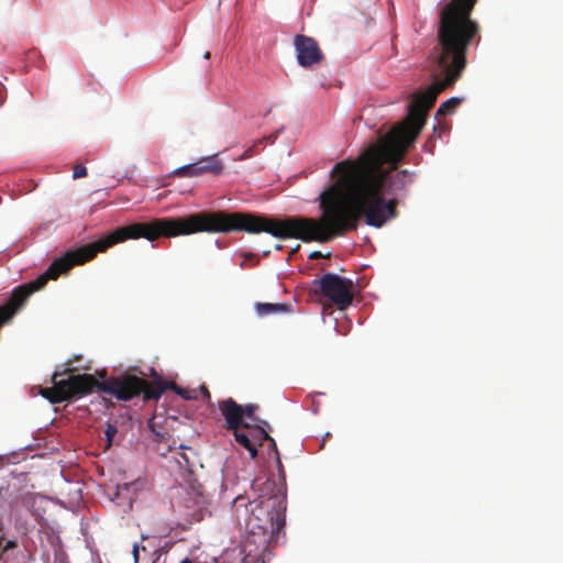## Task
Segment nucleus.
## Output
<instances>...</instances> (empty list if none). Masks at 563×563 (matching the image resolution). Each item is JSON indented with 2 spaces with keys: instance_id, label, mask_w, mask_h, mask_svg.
I'll return each instance as SVG.
<instances>
[{
  "instance_id": "f257e3e1",
  "label": "nucleus",
  "mask_w": 563,
  "mask_h": 563,
  "mask_svg": "<svg viewBox=\"0 0 563 563\" xmlns=\"http://www.w3.org/2000/svg\"><path fill=\"white\" fill-rule=\"evenodd\" d=\"M379 162L375 161L369 168L352 166V161L336 163L331 177L338 176V180L318 197L322 211L319 219H273L244 212L201 211L180 218H158V238L244 231L266 232L277 239L328 243L355 231L362 219L369 227L382 228L397 217L398 200L384 198L385 177L377 174Z\"/></svg>"
},
{
  "instance_id": "f03ea898",
  "label": "nucleus",
  "mask_w": 563,
  "mask_h": 563,
  "mask_svg": "<svg viewBox=\"0 0 563 563\" xmlns=\"http://www.w3.org/2000/svg\"><path fill=\"white\" fill-rule=\"evenodd\" d=\"M474 7L460 0H451L442 7L437 32L438 44L433 48V82L426 91L413 95L406 120L380 136L356 161H352V166L362 168H369L372 163L380 161L377 174L385 177V194L405 191L413 181V174L407 169L391 175L383 165L389 164L391 169L397 168L423 128L427 113L434 106L439 93L461 78L466 67L470 45L481 41L479 25L471 19Z\"/></svg>"
},
{
  "instance_id": "7ed1b4c3",
  "label": "nucleus",
  "mask_w": 563,
  "mask_h": 563,
  "mask_svg": "<svg viewBox=\"0 0 563 563\" xmlns=\"http://www.w3.org/2000/svg\"><path fill=\"white\" fill-rule=\"evenodd\" d=\"M57 376L58 373H54L53 386L43 388L41 391L42 396L52 404L76 400L95 390L109 394L120 401H129L141 395L144 401H150L159 399L167 387L161 379L150 383L128 373L111 376L102 382L91 374H77L59 382L56 380Z\"/></svg>"
},
{
  "instance_id": "20e7f679",
  "label": "nucleus",
  "mask_w": 563,
  "mask_h": 563,
  "mask_svg": "<svg viewBox=\"0 0 563 563\" xmlns=\"http://www.w3.org/2000/svg\"><path fill=\"white\" fill-rule=\"evenodd\" d=\"M252 487L260 494L256 499L249 503L250 509L242 496L234 499V507L236 509L242 506L246 508V512H249L245 518L246 531L253 537H258L260 543L266 545L276 539L285 527L286 493L283 485L269 478L264 482L256 478Z\"/></svg>"
},
{
  "instance_id": "39448f33",
  "label": "nucleus",
  "mask_w": 563,
  "mask_h": 563,
  "mask_svg": "<svg viewBox=\"0 0 563 563\" xmlns=\"http://www.w3.org/2000/svg\"><path fill=\"white\" fill-rule=\"evenodd\" d=\"M317 291L332 301L340 310L346 309L353 301V282L333 273L324 274L313 282Z\"/></svg>"
},
{
  "instance_id": "423d86ee",
  "label": "nucleus",
  "mask_w": 563,
  "mask_h": 563,
  "mask_svg": "<svg viewBox=\"0 0 563 563\" xmlns=\"http://www.w3.org/2000/svg\"><path fill=\"white\" fill-rule=\"evenodd\" d=\"M294 44L298 64L302 67H310L323 58L317 41L312 37L298 34L295 36Z\"/></svg>"
},
{
  "instance_id": "0eeeda50",
  "label": "nucleus",
  "mask_w": 563,
  "mask_h": 563,
  "mask_svg": "<svg viewBox=\"0 0 563 563\" xmlns=\"http://www.w3.org/2000/svg\"><path fill=\"white\" fill-rule=\"evenodd\" d=\"M250 429L252 431V437H250L245 432L239 431V429H235L232 431H233L235 441L250 452V455L252 459H255L257 456V445H262V443L264 441H269L273 450H276V442L267 433L266 430H264L261 427H254V428L250 427Z\"/></svg>"
},
{
  "instance_id": "6e6552de",
  "label": "nucleus",
  "mask_w": 563,
  "mask_h": 563,
  "mask_svg": "<svg viewBox=\"0 0 563 563\" xmlns=\"http://www.w3.org/2000/svg\"><path fill=\"white\" fill-rule=\"evenodd\" d=\"M222 170L223 164L216 156H209L196 163L179 167L175 174L178 176L194 177L202 174L219 175Z\"/></svg>"
},
{
  "instance_id": "1a4fd4ad",
  "label": "nucleus",
  "mask_w": 563,
  "mask_h": 563,
  "mask_svg": "<svg viewBox=\"0 0 563 563\" xmlns=\"http://www.w3.org/2000/svg\"><path fill=\"white\" fill-rule=\"evenodd\" d=\"M218 408L225 420L228 430H235L244 427L250 429V424L243 421V407L233 398H227L218 402Z\"/></svg>"
},
{
  "instance_id": "9d476101",
  "label": "nucleus",
  "mask_w": 563,
  "mask_h": 563,
  "mask_svg": "<svg viewBox=\"0 0 563 563\" xmlns=\"http://www.w3.org/2000/svg\"><path fill=\"white\" fill-rule=\"evenodd\" d=\"M255 311L261 317L276 313H288L291 311V306L288 303L256 302Z\"/></svg>"
},
{
  "instance_id": "9b49d317",
  "label": "nucleus",
  "mask_w": 563,
  "mask_h": 563,
  "mask_svg": "<svg viewBox=\"0 0 563 563\" xmlns=\"http://www.w3.org/2000/svg\"><path fill=\"white\" fill-rule=\"evenodd\" d=\"M244 560L243 551L240 548H232L225 550L217 560V563H243Z\"/></svg>"
},
{
  "instance_id": "f8f14e48",
  "label": "nucleus",
  "mask_w": 563,
  "mask_h": 563,
  "mask_svg": "<svg viewBox=\"0 0 563 563\" xmlns=\"http://www.w3.org/2000/svg\"><path fill=\"white\" fill-rule=\"evenodd\" d=\"M462 98L452 97L442 102L437 110L435 117L451 114L461 104Z\"/></svg>"
},
{
  "instance_id": "ddd939ff",
  "label": "nucleus",
  "mask_w": 563,
  "mask_h": 563,
  "mask_svg": "<svg viewBox=\"0 0 563 563\" xmlns=\"http://www.w3.org/2000/svg\"><path fill=\"white\" fill-rule=\"evenodd\" d=\"M80 360H81V356H80V355H75L73 358H70V360L65 364V365H66L65 369H64L62 373L57 372V373H58V376H57V377H59V376H62V375H64V374H69V376L67 377V378H69L70 376H76V375L74 374L75 372H78V371H80V369H82V371H88V369H90V365H84V366H77V367H74V366H73V364H74V363L79 362ZM56 380H57V382H59L60 379L56 378Z\"/></svg>"
},
{
  "instance_id": "4468645a",
  "label": "nucleus",
  "mask_w": 563,
  "mask_h": 563,
  "mask_svg": "<svg viewBox=\"0 0 563 563\" xmlns=\"http://www.w3.org/2000/svg\"><path fill=\"white\" fill-rule=\"evenodd\" d=\"M258 409V406L256 404H247L243 407V417L245 416L246 418L253 420V421H256L257 419L255 418V412L257 411Z\"/></svg>"
},
{
  "instance_id": "2eb2a0df",
  "label": "nucleus",
  "mask_w": 563,
  "mask_h": 563,
  "mask_svg": "<svg viewBox=\"0 0 563 563\" xmlns=\"http://www.w3.org/2000/svg\"><path fill=\"white\" fill-rule=\"evenodd\" d=\"M174 387H175L176 393L179 396H181L184 399L191 400V399L197 398L196 390L180 388V387H177L176 385H174Z\"/></svg>"
},
{
  "instance_id": "dca6fc26",
  "label": "nucleus",
  "mask_w": 563,
  "mask_h": 563,
  "mask_svg": "<svg viewBox=\"0 0 563 563\" xmlns=\"http://www.w3.org/2000/svg\"><path fill=\"white\" fill-rule=\"evenodd\" d=\"M274 451L276 453V463H277V468H278L279 477H280V481H282L278 484L284 486V492L286 493V488H285V470H284V466L282 464L278 450L276 449Z\"/></svg>"
},
{
  "instance_id": "f3484780",
  "label": "nucleus",
  "mask_w": 563,
  "mask_h": 563,
  "mask_svg": "<svg viewBox=\"0 0 563 563\" xmlns=\"http://www.w3.org/2000/svg\"><path fill=\"white\" fill-rule=\"evenodd\" d=\"M118 429L114 424L109 423L106 428L104 435L108 441V445H111L113 437L117 434Z\"/></svg>"
},
{
  "instance_id": "a211bd4d",
  "label": "nucleus",
  "mask_w": 563,
  "mask_h": 563,
  "mask_svg": "<svg viewBox=\"0 0 563 563\" xmlns=\"http://www.w3.org/2000/svg\"><path fill=\"white\" fill-rule=\"evenodd\" d=\"M87 176V168L84 166V165H75L74 166V173H73V177L74 179H77V178H81V177H85Z\"/></svg>"
},
{
  "instance_id": "6ab92c4d",
  "label": "nucleus",
  "mask_w": 563,
  "mask_h": 563,
  "mask_svg": "<svg viewBox=\"0 0 563 563\" xmlns=\"http://www.w3.org/2000/svg\"><path fill=\"white\" fill-rule=\"evenodd\" d=\"M200 391L203 396V399L206 400V402L209 405V406H213V404L211 402V394L209 391V389L207 388V386L205 385H201L200 386Z\"/></svg>"
},
{
  "instance_id": "aec40b11",
  "label": "nucleus",
  "mask_w": 563,
  "mask_h": 563,
  "mask_svg": "<svg viewBox=\"0 0 563 563\" xmlns=\"http://www.w3.org/2000/svg\"><path fill=\"white\" fill-rule=\"evenodd\" d=\"M323 257L322 253L319 251H314L310 254V258H320Z\"/></svg>"
},
{
  "instance_id": "412c9836",
  "label": "nucleus",
  "mask_w": 563,
  "mask_h": 563,
  "mask_svg": "<svg viewBox=\"0 0 563 563\" xmlns=\"http://www.w3.org/2000/svg\"><path fill=\"white\" fill-rule=\"evenodd\" d=\"M133 554H134L135 560H137V558H139V548H137V545H134Z\"/></svg>"
},
{
  "instance_id": "4be33fe9",
  "label": "nucleus",
  "mask_w": 563,
  "mask_h": 563,
  "mask_svg": "<svg viewBox=\"0 0 563 563\" xmlns=\"http://www.w3.org/2000/svg\"><path fill=\"white\" fill-rule=\"evenodd\" d=\"M98 375H99L101 378H103V380H106V379H107V378H106L107 373H106V371H104V369H103V371H101L100 373H98Z\"/></svg>"
},
{
  "instance_id": "5701e85b",
  "label": "nucleus",
  "mask_w": 563,
  "mask_h": 563,
  "mask_svg": "<svg viewBox=\"0 0 563 563\" xmlns=\"http://www.w3.org/2000/svg\"><path fill=\"white\" fill-rule=\"evenodd\" d=\"M180 563H200V562L192 561L190 559H184Z\"/></svg>"
},
{
  "instance_id": "b1692460",
  "label": "nucleus",
  "mask_w": 563,
  "mask_h": 563,
  "mask_svg": "<svg viewBox=\"0 0 563 563\" xmlns=\"http://www.w3.org/2000/svg\"><path fill=\"white\" fill-rule=\"evenodd\" d=\"M210 55H211V54H210V52H209V51H207V52L203 54V57H205L206 59H209V58H210Z\"/></svg>"
},
{
  "instance_id": "393cba45",
  "label": "nucleus",
  "mask_w": 563,
  "mask_h": 563,
  "mask_svg": "<svg viewBox=\"0 0 563 563\" xmlns=\"http://www.w3.org/2000/svg\"><path fill=\"white\" fill-rule=\"evenodd\" d=\"M276 250H282V245H276Z\"/></svg>"
}]
</instances>
